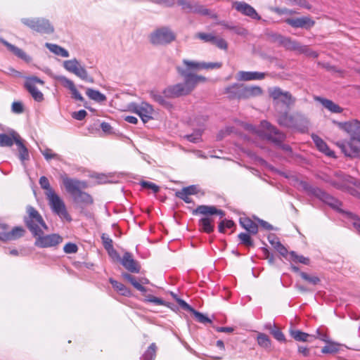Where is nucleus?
Instances as JSON below:
<instances>
[{
    "instance_id": "25",
    "label": "nucleus",
    "mask_w": 360,
    "mask_h": 360,
    "mask_svg": "<svg viewBox=\"0 0 360 360\" xmlns=\"http://www.w3.org/2000/svg\"><path fill=\"white\" fill-rule=\"evenodd\" d=\"M120 262L127 270L131 273L140 271L141 268L139 263L133 258L130 252H126L120 259Z\"/></svg>"
},
{
    "instance_id": "60",
    "label": "nucleus",
    "mask_w": 360,
    "mask_h": 360,
    "mask_svg": "<svg viewBox=\"0 0 360 360\" xmlns=\"http://www.w3.org/2000/svg\"><path fill=\"white\" fill-rule=\"evenodd\" d=\"M348 214H349V217H351V219H352V225H353L354 228L360 234V218L353 213H349Z\"/></svg>"
},
{
    "instance_id": "5",
    "label": "nucleus",
    "mask_w": 360,
    "mask_h": 360,
    "mask_svg": "<svg viewBox=\"0 0 360 360\" xmlns=\"http://www.w3.org/2000/svg\"><path fill=\"white\" fill-rule=\"evenodd\" d=\"M15 143L18 151V158L22 163L30 160V154L25 141L15 130H11L8 134H0V147H11Z\"/></svg>"
},
{
    "instance_id": "20",
    "label": "nucleus",
    "mask_w": 360,
    "mask_h": 360,
    "mask_svg": "<svg viewBox=\"0 0 360 360\" xmlns=\"http://www.w3.org/2000/svg\"><path fill=\"white\" fill-rule=\"evenodd\" d=\"M233 8L242 15L248 16L253 20H260L261 16L257 11L250 4L245 1H236L233 2Z\"/></svg>"
},
{
    "instance_id": "64",
    "label": "nucleus",
    "mask_w": 360,
    "mask_h": 360,
    "mask_svg": "<svg viewBox=\"0 0 360 360\" xmlns=\"http://www.w3.org/2000/svg\"><path fill=\"white\" fill-rule=\"evenodd\" d=\"M101 128L102 129V131L106 134H112L115 133L114 130H113V128L112 127V126L108 123V122H103L101 124Z\"/></svg>"
},
{
    "instance_id": "31",
    "label": "nucleus",
    "mask_w": 360,
    "mask_h": 360,
    "mask_svg": "<svg viewBox=\"0 0 360 360\" xmlns=\"http://www.w3.org/2000/svg\"><path fill=\"white\" fill-rule=\"evenodd\" d=\"M239 223L250 234L255 235L258 232L257 224L248 217H240Z\"/></svg>"
},
{
    "instance_id": "32",
    "label": "nucleus",
    "mask_w": 360,
    "mask_h": 360,
    "mask_svg": "<svg viewBox=\"0 0 360 360\" xmlns=\"http://www.w3.org/2000/svg\"><path fill=\"white\" fill-rule=\"evenodd\" d=\"M316 100L319 101L324 108L328 109L331 112L341 113L343 110L340 106L335 103L331 100L321 97H316Z\"/></svg>"
},
{
    "instance_id": "45",
    "label": "nucleus",
    "mask_w": 360,
    "mask_h": 360,
    "mask_svg": "<svg viewBox=\"0 0 360 360\" xmlns=\"http://www.w3.org/2000/svg\"><path fill=\"white\" fill-rule=\"evenodd\" d=\"M257 343L260 347L264 349H269L271 346V340L268 335L264 333H259L257 335Z\"/></svg>"
},
{
    "instance_id": "29",
    "label": "nucleus",
    "mask_w": 360,
    "mask_h": 360,
    "mask_svg": "<svg viewBox=\"0 0 360 360\" xmlns=\"http://www.w3.org/2000/svg\"><path fill=\"white\" fill-rule=\"evenodd\" d=\"M311 139L319 151L329 157L335 156V153L328 148L326 143L321 137L313 134L311 135Z\"/></svg>"
},
{
    "instance_id": "40",
    "label": "nucleus",
    "mask_w": 360,
    "mask_h": 360,
    "mask_svg": "<svg viewBox=\"0 0 360 360\" xmlns=\"http://www.w3.org/2000/svg\"><path fill=\"white\" fill-rule=\"evenodd\" d=\"M46 47L49 49V50L53 53L54 54L57 56H60L64 58H67L69 56V52L65 49L64 48L55 44H51V43H46L45 44Z\"/></svg>"
},
{
    "instance_id": "54",
    "label": "nucleus",
    "mask_w": 360,
    "mask_h": 360,
    "mask_svg": "<svg viewBox=\"0 0 360 360\" xmlns=\"http://www.w3.org/2000/svg\"><path fill=\"white\" fill-rule=\"evenodd\" d=\"M312 339H319L324 342H329L330 339L327 333L320 328L316 330V335H312Z\"/></svg>"
},
{
    "instance_id": "37",
    "label": "nucleus",
    "mask_w": 360,
    "mask_h": 360,
    "mask_svg": "<svg viewBox=\"0 0 360 360\" xmlns=\"http://www.w3.org/2000/svg\"><path fill=\"white\" fill-rule=\"evenodd\" d=\"M265 327L266 329L269 330L270 333L276 340L282 342H285L286 341L284 334L275 324L269 323L266 324Z\"/></svg>"
},
{
    "instance_id": "27",
    "label": "nucleus",
    "mask_w": 360,
    "mask_h": 360,
    "mask_svg": "<svg viewBox=\"0 0 360 360\" xmlns=\"http://www.w3.org/2000/svg\"><path fill=\"white\" fill-rule=\"evenodd\" d=\"M0 41L7 47V49L12 52L15 56L18 58L23 60L24 61L29 63L31 61L32 58L30 56H28L23 50L19 49L18 47L11 44L8 42L3 38H0Z\"/></svg>"
},
{
    "instance_id": "35",
    "label": "nucleus",
    "mask_w": 360,
    "mask_h": 360,
    "mask_svg": "<svg viewBox=\"0 0 360 360\" xmlns=\"http://www.w3.org/2000/svg\"><path fill=\"white\" fill-rule=\"evenodd\" d=\"M244 92L245 99H248L250 98L260 96L262 94L263 91L262 88L259 86H247L244 84Z\"/></svg>"
},
{
    "instance_id": "33",
    "label": "nucleus",
    "mask_w": 360,
    "mask_h": 360,
    "mask_svg": "<svg viewBox=\"0 0 360 360\" xmlns=\"http://www.w3.org/2000/svg\"><path fill=\"white\" fill-rule=\"evenodd\" d=\"M199 219L198 225L201 231L210 233L214 231L213 219L207 215Z\"/></svg>"
},
{
    "instance_id": "8",
    "label": "nucleus",
    "mask_w": 360,
    "mask_h": 360,
    "mask_svg": "<svg viewBox=\"0 0 360 360\" xmlns=\"http://www.w3.org/2000/svg\"><path fill=\"white\" fill-rule=\"evenodd\" d=\"M63 68L69 72L73 73L82 80L89 83H94V79L89 76L84 66L76 59L67 60L63 62Z\"/></svg>"
},
{
    "instance_id": "61",
    "label": "nucleus",
    "mask_w": 360,
    "mask_h": 360,
    "mask_svg": "<svg viewBox=\"0 0 360 360\" xmlns=\"http://www.w3.org/2000/svg\"><path fill=\"white\" fill-rule=\"evenodd\" d=\"M213 44L220 49L226 51L228 49V44L226 41L222 38H217L215 37Z\"/></svg>"
},
{
    "instance_id": "55",
    "label": "nucleus",
    "mask_w": 360,
    "mask_h": 360,
    "mask_svg": "<svg viewBox=\"0 0 360 360\" xmlns=\"http://www.w3.org/2000/svg\"><path fill=\"white\" fill-rule=\"evenodd\" d=\"M101 240L103 242V245L105 248V249L107 250H112V248H113V242L112 240L106 234L103 233L101 236Z\"/></svg>"
},
{
    "instance_id": "26",
    "label": "nucleus",
    "mask_w": 360,
    "mask_h": 360,
    "mask_svg": "<svg viewBox=\"0 0 360 360\" xmlns=\"http://www.w3.org/2000/svg\"><path fill=\"white\" fill-rule=\"evenodd\" d=\"M177 303L179 305L184 309V310L188 311L191 312L195 318L197 319V321L202 323H211V319L205 316V314H202L201 312H199L194 309L191 306H190L186 302L183 300L182 299H178Z\"/></svg>"
},
{
    "instance_id": "41",
    "label": "nucleus",
    "mask_w": 360,
    "mask_h": 360,
    "mask_svg": "<svg viewBox=\"0 0 360 360\" xmlns=\"http://www.w3.org/2000/svg\"><path fill=\"white\" fill-rule=\"evenodd\" d=\"M86 94L90 99L98 103L103 102L106 100V96L103 94L91 88L86 89Z\"/></svg>"
},
{
    "instance_id": "21",
    "label": "nucleus",
    "mask_w": 360,
    "mask_h": 360,
    "mask_svg": "<svg viewBox=\"0 0 360 360\" xmlns=\"http://www.w3.org/2000/svg\"><path fill=\"white\" fill-rule=\"evenodd\" d=\"M356 142V140H353L350 138L349 141L339 144V146L346 156L358 158L360 154V146Z\"/></svg>"
},
{
    "instance_id": "62",
    "label": "nucleus",
    "mask_w": 360,
    "mask_h": 360,
    "mask_svg": "<svg viewBox=\"0 0 360 360\" xmlns=\"http://www.w3.org/2000/svg\"><path fill=\"white\" fill-rule=\"evenodd\" d=\"M0 228L3 230L2 231H0V240L2 241H8V231H6V230L8 228V226L5 224H0Z\"/></svg>"
},
{
    "instance_id": "47",
    "label": "nucleus",
    "mask_w": 360,
    "mask_h": 360,
    "mask_svg": "<svg viewBox=\"0 0 360 360\" xmlns=\"http://www.w3.org/2000/svg\"><path fill=\"white\" fill-rule=\"evenodd\" d=\"M326 343L327 345L324 346L321 349V352L323 354H335L339 351L338 344L330 340L329 342Z\"/></svg>"
},
{
    "instance_id": "3",
    "label": "nucleus",
    "mask_w": 360,
    "mask_h": 360,
    "mask_svg": "<svg viewBox=\"0 0 360 360\" xmlns=\"http://www.w3.org/2000/svg\"><path fill=\"white\" fill-rule=\"evenodd\" d=\"M278 124L281 127L290 128L300 133H307L309 131V120L301 112H295L290 115L288 112H282L277 118Z\"/></svg>"
},
{
    "instance_id": "16",
    "label": "nucleus",
    "mask_w": 360,
    "mask_h": 360,
    "mask_svg": "<svg viewBox=\"0 0 360 360\" xmlns=\"http://www.w3.org/2000/svg\"><path fill=\"white\" fill-rule=\"evenodd\" d=\"M177 4L186 12L198 13L205 16L209 15L212 18H217V14L212 13L210 10L205 8L203 6H201L198 3L192 4L186 0H177Z\"/></svg>"
},
{
    "instance_id": "11",
    "label": "nucleus",
    "mask_w": 360,
    "mask_h": 360,
    "mask_svg": "<svg viewBox=\"0 0 360 360\" xmlns=\"http://www.w3.org/2000/svg\"><path fill=\"white\" fill-rule=\"evenodd\" d=\"M175 34L167 27L155 30L150 35V41L154 45H165L175 39Z\"/></svg>"
},
{
    "instance_id": "9",
    "label": "nucleus",
    "mask_w": 360,
    "mask_h": 360,
    "mask_svg": "<svg viewBox=\"0 0 360 360\" xmlns=\"http://www.w3.org/2000/svg\"><path fill=\"white\" fill-rule=\"evenodd\" d=\"M47 199L49 205L54 214H57L60 219H64L68 221L72 220L70 215L67 211L65 202L56 193H50Z\"/></svg>"
},
{
    "instance_id": "42",
    "label": "nucleus",
    "mask_w": 360,
    "mask_h": 360,
    "mask_svg": "<svg viewBox=\"0 0 360 360\" xmlns=\"http://www.w3.org/2000/svg\"><path fill=\"white\" fill-rule=\"evenodd\" d=\"M122 276L126 280H127L137 290L141 292H146L147 291V289L139 283V281H137L135 276L127 273L123 274Z\"/></svg>"
},
{
    "instance_id": "34",
    "label": "nucleus",
    "mask_w": 360,
    "mask_h": 360,
    "mask_svg": "<svg viewBox=\"0 0 360 360\" xmlns=\"http://www.w3.org/2000/svg\"><path fill=\"white\" fill-rule=\"evenodd\" d=\"M336 176H338L340 179H342L343 182H348L352 184L354 186H356L358 189L360 190V181L356 180V179H354L350 176L345 175L341 172L337 173ZM352 194L360 198V191H353L352 192Z\"/></svg>"
},
{
    "instance_id": "2",
    "label": "nucleus",
    "mask_w": 360,
    "mask_h": 360,
    "mask_svg": "<svg viewBox=\"0 0 360 360\" xmlns=\"http://www.w3.org/2000/svg\"><path fill=\"white\" fill-rule=\"evenodd\" d=\"M63 186L65 190L73 198L75 202L83 206H88L94 202L92 197L82 189L87 188V183L77 179L68 177L66 174L61 175Z\"/></svg>"
},
{
    "instance_id": "10",
    "label": "nucleus",
    "mask_w": 360,
    "mask_h": 360,
    "mask_svg": "<svg viewBox=\"0 0 360 360\" xmlns=\"http://www.w3.org/2000/svg\"><path fill=\"white\" fill-rule=\"evenodd\" d=\"M21 22L34 31L44 34L53 32L54 28L49 21L44 18H22Z\"/></svg>"
},
{
    "instance_id": "19",
    "label": "nucleus",
    "mask_w": 360,
    "mask_h": 360,
    "mask_svg": "<svg viewBox=\"0 0 360 360\" xmlns=\"http://www.w3.org/2000/svg\"><path fill=\"white\" fill-rule=\"evenodd\" d=\"M339 127L350 134V138L360 143V121L352 120L345 122H338Z\"/></svg>"
},
{
    "instance_id": "56",
    "label": "nucleus",
    "mask_w": 360,
    "mask_h": 360,
    "mask_svg": "<svg viewBox=\"0 0 360 360\" xmlns=\"http://www.w3.org/2000/svg\"><path fill=\"white\" fill-rule=\"evenodd\" d=\"M197 37L205 42H210L213 44L215 39V36L210 33L199 32L197 34Z\"/></svg>"
},
{
    "instance_id": "13",
    "label": "nucleus",
    "mask_w": 360,
    "mask_h": 360,
    "mask_svg": "<svg viewBox=\"0 0 360 360\" xmlns=\"http://www.w3.org/2000/svg\"><path fill=\"white\" fill-rule=\"evenodd\" d=\"M34 245L40 248H54L63 242V237L58 233L44 235L40 233L34 236Z\"/></svg>"
},
{
    "instance_id": "23",
    "label": "nucleus",
    "mask_w": 360,
    "mask_h": 360,
    "mask_svg": "<svg viewBox=\"0 0 360 360\" xmlns=\"http://www.w3.org/2000/svg\"><path fill=\"white\" fill-rule=\"evenodd\" d=\"M224 93L230 99H245L244 84L235 83L225 88Z\"/></svg>"
},
{
    "instance_id": "57",
    "label": "nucleus",
    "mask_w": 360,
    "mask_h": 360,
    "mask_svg": "<svg viewBox=\"0 0 360 360\" xmlns=\"http://www.w3.org/2000/svg\"><path fill=\"white\" fill-rule=\"evenodd\" d=\"M141 186L144 188L152 190L154 193H157L160 191V187L150 181H143L141 182Z\"/></svg>"
},
{
    "instance_id": "22",
    "label": "nucleus",
    "mask_w": 360,
    "mask_h": 360,
    "mask_svg": "<svg viewBox=\"0 0 360 360\" xmlns=\"http://www.w3.org/2000/svg\"><path fill=\"white\" fill-rule=\"evenodd\" d=\"M285 22L294 28H304L306 30L311 29L315 25V21L309 16L287 18Z\"/></svg>"
},
{
    "instance_id": "52",
    "label": "nucleus",
    "mask_w": 360,
    "mask_h": 360,
    "mask_svg": "<svg viewBox=\"0 0 360 360\" xmlns=\"http://www.w3.org/2000/svg\"><path fill=\"white\" fill-rule=\"evenodd\" d=\"M184 138L191 143H198L202 140V133L200 130H196L191 134L184 136Z\"/></svg>"
},
{
    "instance_id": "53",
    "label": "nucleus",
    "mask_w": 360,
    "mask_h": 360,
    "mask_svg": "<svg viewBox=\"0 0 360 360\" xmlns=\"http://www.w3.org/2000/svg\"><path fill=\"white\" fill-rule=\"evenodd\" d=\"M57 79L64 87L68 89L70 91L75 87L74 82L65 76H58Z\"/></svg>"
},
{
    "instance_id": "7",
    "label": "nucleus",
    "mask_w": 360,
    "mask_h": 360,
    "mask_svg": "<svg viewBox=\"0 0 360 360\" xmlns=\"http://www.w3.org/2000/svg\"><path fill=\"white\" fill-rule=\"evenodd\" d=\"M276 41L287 50L295 51L299 54H304L309 58H316L319 56V53L311 49L309 46L302 44L290 37L278 35Z\"/></svg>"
},
{
    "instance_id": "39",
    "label": "nucleus",
    "mask_w": 360,
    "mask_h": 360,
    "mask_svg": "<svg viewBox=\"0 0 360 360\" xmlns=\"http://www.w3.org/2000/svg\"><path fill=\"white\" fill-rule=\"evenodd\" d=\"M158 347L155 343H151L144 353L141 356L140 360H155Z\"/></svg>"
},
{
    "instance_id": "58",
    "label": "nucleus",
    "mask_w": 360,
    "mask_h": 360,
    "mask_svg": "<svg viewBox=\"0 0 360 360\" xmlns=\"http://www.w3.org/2000/svg\"><path fill=\"white\" fill-rule=\"evenodd\" d=\"M63 250L67 254L76 253L78 250V247L75 243H68L64 247Z\"/></svg>"
},
{
    "instance_id": "59",
    "label": "nucleus",
    "mask_w": 360,
    "mask_h": 360,
    "mask_svg": "<svg viewBox=\"0 0 360 360\" xmlns=\"http://www.w3.org/2000/svg\"><path fill=\"white\" fill-rule=\"evenodd\" d=\"M11 110L15 114H20L23 112L24 108L22 103L20 101H14L11 105Z\"/></svg>"
},
{
    "instance_id": "36",
    "label": "nucleus",
    "mask_w": 360,
    "mask_h": 360,
    "mask_svg": "<svg viewBox=\"0 0 360 360\" xmlns=\"http://www.w3.org/2000/svg\"><path fill=\"white\" fill-rule=\"evenodd\" d=\"M109 281L112 285L113 288L120 295L126 297H130L131 295V290L128 288H127L124 284L114 280L112 278L109 279Z\"/></svg>"
},
{
    "instance_id": "63",
    "label": "nucleus",
    "mask_w": 360,
    "mask_h": 360,
    "mask_svg": "<svg viewBox=\"0 0 360 360\" xmlns=\"http://www.w3.org/2000/svg\"><path fill=\"white\" fill-rule=\"evenodd\" d=\"M186 192L181 189L177 192H176V196L181 200H183L186 203H191L193 202L192 199L188 197Z\"/></svg>"
},
{
    "instance_id": "46",
    "label": "nucleus",
    "mask_w": 360,
    "mask_h": 360,
    "mask_svg": "<svg viewBox=\"0 0 360 360\" xmlns=\"http://www.w3.org/2000/svg\"><path fill=\"white\" fill-rule=\"evenodd\" d=\"M240 243L244 245L246 247H253L254 242L253 240L250 237V233H240L238 236Z\"/></svg>"
},
{
    "instance_id": "38",
    "label": "nucleus",
    "mask_w": 360,
    "mask_h": 360,
    "mask_svg": "<svg viewBox=\"0 0 360 360\" xmlns=\"http://www.w3.org/2000/svg\"><path fill=\"white\" fill-rule=\"evenodd\" d=\"M290 336L296 341L299 342H311L312 335L302 332L300 330H290Z\"/></svg>"
},
{
    "instance_id": "30",
    "label": "nucleus",
    "mask_w": 360,
    "mask_h": 360,
    "mask_svg": "<svg viewBox=\"0 0 360 360\" xmlns=\"http://www.w3.org/2000/svg\"><path fill=\"white\" fill-rule=\"evenodd\" d=\"M218 24L227 30L233 31L235 34L241 37H246L249 34L248 30L242 26L235 25L233 23L224 20L219 21Z\"/></svg>"
},
{
    "instance_id": "17",
    "label": "nucleus",
    "mask_w": 360,
    "mask_h": 360,
    "mask_svg": "<svg viewBox=\"0 0 360 360\" xmlns=\"http://www.w3.org/2000/svg\"><path fill=\"white\" fill-rule=\"evenodd\" d=\"M37 84L43 85L44 82L36 76L27 77L25 82V87L37 102L44 100V95L36 86Z\"/></svg>"
},
{
    "instance_id": "18",
    "label": "nucleus",
    "mask_w": 360,
    "mask_h": 360,
    "mask_svg": "<svg viewBox=\"0 0 360 360\" xmlns=\"http://www.w3.org/2000/svg\"><path fill=\"white\" fill-rule=\"evenodd\" d=\"M269 96L275 103L281 102L286 106L292 105L295 102L289 91H284L279 87H273L269 90Z\"/></svg>"
},
{
    "instance_id": "15",
    "label": "nucleus",
    "mask_w": 360,
    "mask_h": 360,
    "mask_svg": "<svg viewBox=\"0 0 360 360\" xmlns=\"http://www.w3.org/2000/svg\"><path fill=\"white\" fill-rule=\"evenodd\" d=\"M261 125L262 128L266 130L264 137L268 141L274 143L275 145L281 144V143L285 141L286 135L270 122L263 120L261 122Z\"/></svg>"
},
{
    "instance_id": "50",
    "label": "nucleus",
    "mask_w": 360,
    "mask_h": 360,
    "mask_svg": "<svg viewBox=\"0 0 360 360\" xmlns=\"http://www.w3.org/2000/svg\"><path fill=\"white\" fill-rule=\"evenodd\" d=\"M40 152L47 161H49L51 159H56L59 161L61 160V156L57 153H53V150L50 148H46L44 150L40 149Z\"/></svg>"
},
{
    "instance_id": "43",
    "label": "nucleus",
    "mask_w": 360,
    "mask_h": 360,
    "mask_svg": "<svg viewBox=\"0 0 360 360\" xmlns=\"http://www.w3.org/2000/svg\"><path fill=\"white\" fill-rule=\"evenodd\" d=\"M25 230L22 226H15L11 231H8L9 240H14L22 237Z\"/></svg>"
},
{
    "instance_id": "4",
    "label": "nucleus",
    "mask_w": 360,
    "mask_h": 360,
    "mask_svg": "<svg viewBox=\"0 0 360 360\" xmlns=\"http://www.w3.org/2000/svg\"><path fill=\"white\" fill-rule=\"evenodd\" d=\"M23 222L33 237L48 230V226L42 216L32 205L26 207V214L23 217Z\"/></svg>"
},
{
    "instance_id": "6",
    "label": "nucleus",
    "mask_w": 360,
    "mask_h": 360,
    "mask_svg": "<svg viewBox=\"0 0 360 360\" xmlns=\"http://www.w3.org/2000/svg\"><path fill=\"white\" fill-rule=\"evenodd\" d=\"M303 188L306 191H309L311 194L314 195V196L320 199L321 201L328 205L333 209L336 210L339 212L344 214L345 217L352 224V219L351 217H349L348 214L350 212H345L340 208L342 204L339 200H338L337 198H334L333 196L330 195V194L327 193L323 190L318 187H313L309 186L306 182L303 183Z\"/></svg>"
},
{
    "instance_id": "51",
    "label": "nucleus",
    "mask_w": 360,
    "mask_h": 360,
    "mask_svg": "<svg viewBox=\"0 0 360 360\" xmlns=\"http://www.w3.org/2000/svg\"><path fill=\"white\" fill-rule=\"evenodd\" d=\"M300 276L302 279L311 285H316L320 283V278L316 275H309L305 272H300Z\"/></svg>"
},
{
    "instance_id": "49",
    "label": "nucleus",
    "mask_w": 360,
    "mask_h": 360,
    "mask_svg": "<svg viewBox=\"0 0 360 360\" xmlns=\"http://www.w3.org/2000/svg\"><path fill=\"white\" fill-rule=\"evenodd\" d=\"M290 256V259L295 262L302 263L305 265H309L310 263L309 258L305 257L303 255H299L295 251H291Z\"/></svg>"
},
{
    "instance_id": "1",
    "label": "nucleus",
    "mask_w": 360,
    "mask_h": 360,
    "mask_svg": "<svg viewBox=\"0 0 360 360\" xmlns=\"http://www.w3.org/2000/svg\"><path fill=\"white\" fill-rule=\"evenodd\" d=\"M184 66H176L178 74L183 78V82L176 84L173 88L178 94H189L196 87L198 83H205L207 79L202 75H198L193 72L194 70L202 69H219L222 66L219 62L205 63L188 60H182Z\"/></svg>"
},
{
    "instance_id": "12",
    "label": "nucleus",
    "mask_w": 360,
    "mask_h": 360,
    "mask_svg": "<svg viewBox=\"0 0 360 360\" xmlns=\"http://www.w3.org/2000/svg\"><path fill=\"white\" fill-rule=\"evenodd\" d=\"M176 86V84L169 86L167 88L165 89L162 91H159L158 90H151L149 92L150 97L155 102L162 106H168L169 105V102L167 101V98H176L182 96H186V94H178L175 92L173 88Z\"/></svg>"
},
{
    "instance_id": "14",
    "label": "nucleus",
    "mask_w": 360,
    "mask_h": 360,
    "mask_svg": "<svg viewBox=\"0 0 360 360\" xmlns=\"http://www.w3.org/2000/svg\"><path fill=\"white\" fill-rule=\"evenodd\" d=\"M129 111L137 114L143 123H146L153 118V108L148 103L142 102L141 104L131 103L128 105Z\"/></svg>"
},
{
    "instance_id": "24",
    "label": "nucleus",
    "mask_w": 360,
    "mask_h": 360,
    "mask_svg": "<svg viewBox=\"0 0 360 360\" xmlns=\"http://www.w3.org/2000/svg\"><path fill=\"white\" fill-rule=\"evenodd\" d=\"M192 214L194 215L202 214V215H219L220 218H223L225 216L224 211L217 209L213 205H199L195 210H193Z\"/></svg>"
},
{
    "instance_id": "48",
    "label": "nucleus",
    "mask_w": 360,
    "mask_h": 360,
    "mask_svg": "<svg viewBox=\"0 0 360 360\" xmlns=\"http://www.w3.org/2000/svg\"><path fill=\"white\" fill-rule=\"evenodd\" d=\"M39 183L41 188L46 190V196L49 197L50 193H55L53 188L51 187L49 181L47 177L42 176L40 177Z\"/></svg>"
},
{
    "instance_id": "28",
    "label": "nucleus",
    "mask_w": 360,
    "mask_h": 360,
    "mask_svg": "<svg viewBox=\"0 0 360 360\" xmlns=\"http://www.w3.org/2000/svg\"><path fill=\"white\" fill-rule=\"evenodd\" d=\"M238 79L242 81L262 80L267 75V73L261 72L240 71L238 73Z\"/></svg>"
},
{
    "instance_id": "44",
    "label": "nucleus",
    "mask_w": 360,
    "mask_h": 360,
    "mask_svg": "<svg viewBox=\"0 0 360 360\" xmlns=\"http://www.w3.org/2000/svg\"><path fill=\"white\" fill-rule=\"evenodd\" d=\"M144 302H153L156 305H162L166 307H169L170 303L165 302L161 298L157 297L153 295H147L145 296V298L143 299Z\"/></svg>"
}]
</instances>
